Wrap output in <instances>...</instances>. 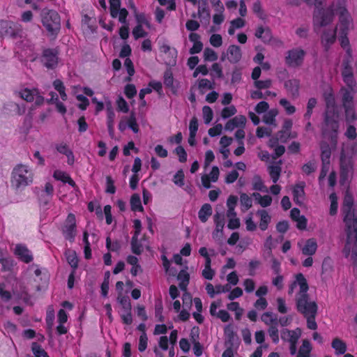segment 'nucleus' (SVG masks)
<instances>
[{
	"label": "nucleus",
	"mask_w": 357,
	"mask_h": 357,
	"mask_svg": "<svg viewBox=\"0 0 357 357\" xmlns=\"http://www.w3.org/2000/svg\"><path fill=\"white\" fill-rule=\"evenodd\" d=\"M334 11L338 15V23L336 30L338 31L339 40L343 49L349 53V40L347 35L349 31L354 27V20L347 8L346 0H337L333 2L326 10H318L313 17L314 29L325 26L333 20Z\"/></svg>",
	"instance_id": "nucleus-1"
},
{
	"label": "nucleus",
	"mask_w": 357,
	"mask_h": 357,
	"mask_svg": "<svg viewBox=\"0 0 357 357\" xmlns=\"http://www.w3.org/2000/svg\"><path fill=\"white\" fill-rule=\"evenodd\" d=\"M326 109L325 121L322 134L325 139L330 140V146L322 144L321 160L322 162H329L331 149H335L337 142L338 121L340 119V109L335 103V98L331 87H328L324 93Z\"/></svg>",
	"instance_id": "nucleus-2"
},
{
	"label": "nucleus",
	"mask_w": 357,
	"mask_h": 357,
	"mask_svg": "<svg viewBox=\"0 0 357 357\" xmlns=\"http://www.w3.org/2000/svg\"><path fill=\"white\" fill-rule=\"evenodd\" d=\"M342 210L346 233L349 234V238H357V215L354 212L353 197L348 192L344 195Z\"/></svg>",
	"instance_id": "nucleus-3"
},
{
	"label": "nucleus",
	"mask_w": 357,
	"mask_h": 357,
	"mask_svg": "<svg viewBox=\"0 0 357 357\" xmlns=\"http://www.w3.org/2000/svg\"><path fill=\"white\" fill-rule=\"evenodd\" d=\"M352 158H357V145L344 144L340 155V183L344 184L353 173Z\"/></svg>",
	"instance_id": "nucleus-4"
},
{
	"label": "nucleus",
	"mask_w": 357,
	"mask_h": 357,
	"mask_svg": "<svg viewBox=\"0 0 357 357\" xmlns=\"http://www.w3.org/2000/svg\"><path fill=\"white\" fill-rule=\"evenodd\" d=\"M33 172L30 167L19 164L13 169L11 185L16 190L24 189L33 183Z\"/></svg>",
	"instance_id": "nucleus-5"
},
{
	"label": "nucleus",
	"mask_w": 357,
	"mask_h": 357,
	"mask_svg": "<svg viewBox=\"0 0 357 357\" xmlns=\"http://www.w3.org/2000/svg\"><path fill=\"white\" fill-rule=\"evenodd\" d=\"M41 22L48 34L55 36L61 27V18L59 14L54 10L43 8L40 13Z\"/></svg>",
	"instance_id": "nucleus-6"
},
{
	"label": "nucleus",
	"mask_w": 357,
	"mask_h": 357,
	"mask_svg": "<svg viewBox=\"0 0 357 357\" xmlns=\"http://www.w3.org/2000/svg\"><path fill=\"white\" fill-rule=\"evenodd\" d=\"M296 304L297 310L305 317L316 316L317 312V303L310 301L308 295L296 298Z\"/></svg>",
	"instance_id": "nucleus-7"
},
{
	"label": "nucleus",
	"mask_w": 357,
	"mask_h": 357,
	"mask_svg": "<svg viewBox=\"0 0 357 357\" xmlns=\"http://www.w3.org/2000/svg\"><path fill=\"white\" fill-rule=\"evenodd\" d=\"M22 28L20 24L9 20H0V36L13 38H21Z\"/></svg>",
	"instance_id": "nucleus-8"
},
{
	"label": "nucleus",
	"mask_w": 357,
	"mask_h": 357,
	"mask_svg": "<svg viewBox=\"0 0 357 357\" xmlns=\"http://www.w3.org/2000/svg\"><path fill=\"white\" fill-rule=\"evenodd\" d=\"M308 289L306 278L302 273H298L295 275L294 281L289 286V294H292L296 291V298L302 297L308 295Z\"/></svg>",
	"instance_id": "nucleus-9"
},
{
	"label": "nucleus",
	"mask_w": 357,
	"mask_h": 357,
	"mask_svg": "<svg viewBox=\"0 0 357 357\" xmlns=\"http://www.w3.org/2000/svg\"><path fill=\"white\" fill-rule=\"evenodd\" d=\"M347 56L342 63V77L347 86H356V80L354 77L353 69L351 67V50L349 49V53L347 52Z\"/></svg>",
	"instance_id": "nucleus-10"
},
{
	"label": "nucleus",
	"mask_w": 357,
	"mask_h": 357,
	"mask_svg": "<svg viewBox=\"0 0 357 357\" xmlns=\"http://www.w3.org/2000/svg\"><path fill=\"white\" fill-rule=\"evenodd\" d=\"M301 335V331L300 328H296L295 330L286 329L282 332V339L284 341L288 342L290 344L289 351L291 355H295L296 354V344Z\"/></svg>",
	"instance_id": "nucleus-11"
},
{
	"label": "nucleus",
	"mask_w": 357,
	"mask_h": 357,
	"mask_svg": "<svg viewBox=\"0 0 357 357\" xmlns=\"http://www.w3.org/2000/svg\"><path fill=\"white\" fill-rule=\"evenodd\" d=\"M64 238L70 242L74 241L77 234L76 218L73 213H69L62 227Z\"/></svg>",
	"instance_id": "nucleus-12"
},
{
	"label": "nucleus",
	"mask_w": 357,
	"mask_h": 357,
	"mask_svg": "<svg viewBox=\"0 0 357 357\" xmlns=\"http://www.w3.org/2000/svg\"><path fill=\"white\" fill-rule=\"evenodd\" d=\"M17 93L22 99L27 102H34L37 105L44 102V98L40 95L36 89L22 88L17 91Z\"/></svg>",
	"instance_id": "nucleus-13"
},
{
	"label": "nucleus",
	"mask_w": 357,
	"mask_h": 357,
	"mask_svg": "<svg viewBox=\"0 0 357 357\" xmlns=\"http://www.w3.org/2000/svg\"><path fill=\"white\" fill-rule=\"evenodd\" d=\"M305 52L300 48H295L288 52L285 58L286 63L289 66L296 67L303 63Z\"/></svg>",
	"instance_id": "nucleus-14"
},
{
	"label": "nucleus",
	"mask_w": 357,
	"mask_h": 357,
	"mask_svg": "<svg viewBox=\"0 0 357 357\" xmlns=\"http://www.w3.org/2000/svg\"><path fill=\"white\" fill-rule=\"evenodd\" d=\"M110 15L113 18H118L120 23L126 22L128 13L126 8H121V0H109Z\"/></svg>",
	"instance_id": "nucleus-15"
},
{
	"label": "nucleus",
	"mask_w": 357,
	"mask_h": 357,
	"mask_svg": "<svg viewBox=\"0 0 357 357\" xmlns=\"http://www.w3.org/2000/svg\"><path fill=\"white\" fill-rule=\"evenodd\" d=\"M347 241L343 250L344 255L350 261L357 263V238L355 237L349 238L347 233Z\"/></svg>",
	"instance_id": "nucleus-16"
},
{
	"label": "nucleus",
	"mask_w": 357,
	"mask_h": 357,
	"mask_svg": "<svg viewBox=\"0 0 357 357\" xmlns=\"http://www.w3.org/2000/svg\"><path fill=\"white\" fill-rule=\"evenodd\" d=\"M128 128L131 129L135 133H137L139 132V126L133 112L131 113L129 116L122 117L119 121V129L120 131L123 132Z\"/></svg>",
	"instance_id": "nucleus-17"
},
{
	"label": "nucleus",
	"mask_w": 357,
	"mask_h": 357,
	"mask_svg": "<svg viewBox=\"0 0 357 357\" xmlns=\"http://www.w3.org/2000/svg\"><path fill=\"white\" fill-rule=\"evenodd\" d=\"M356 92V86H342L340 90L343 107L354 105V96Z\"/></svg>",
	"instance_id": "nucleus-18"
},
{
	"label": "nucleus",
	"mask_w": 357,
	"mask_h": 357,
	"mask_svg": "<svg viewBox=\"0 0 357 357\" xmlns=\"http://www.w3.org/2000/svg\"><path fill=\"white\" fill-rule=\"evenodd\" d=\"M13 252L19 260L26 264L31 262L33 259L32 252L24 244H17Z\"/></svg>",
	"instance_id": "nucleus-19"
},
{
	"label": "nucleus",
	"mask_w": 357,
	"mask_h": 357,
	"mask_svg": "<svg viewBox=\"0 0 357 357\" xmlns=\"http://www.w3.org/2000/svg\"><path fill=\"white\" fill-rule=\"evenodd\" d=\"M41 61L47 68H54L58 63L57 52L52 49H46L43 51Z\"/></svg>",
	"instance_id": "nucleus-20"
},
{
	"label": "nucleus",
	"mask_w": 357,
	"mask_h": 357,
	"mask_svg": "<svg viewBox=\"0 0 357 357\" xmlns=\"http://www.w3.org/2000/svg\"><path fill=\"white\" fill-rule=\"evenodd\" d=\"M137 25L132 30V35L135 39L145 37L147 35V33L144 29V26L147 28L150 27L149 21L143 15H137Z\"/></svg>",
	"instance_id": "nucleus-21"
},
{
	"label": "nucleus",
	"mask_w": 357,
	"mask_h": 357,
	"mask_svg": "<svg viewBox=\"0 0 357 357\" xmlns=\"http://www.w3.org/2000/svg\"><path fill=\"white\" fill-rule=\"evenodd\" d=\"M298 247L301 250L303 255L312 256L315 254L317 250V243L314 238H309L305 241L299 242Z\"/></svg>",
	"instance_id": "nucleus-22"
},
{
	"label": "nucleus",
	"mask_w": 357,
	"mask_h": 357,
	"mask_svg": "<svg viewBox=\"0 0 357 357\" xmlns=\"http://www.w3.org/2000/svg\"><path fill=\"white\" fill-rule=\"evenodd\" d=\"M220 171L218 167L213 166L208 174H204L202 176V183L205 188H211V183H215L219 178Z\"/></svg>",
	"instance_id": "nucleus-23"
},
{
	"label": "nucleus",
	"mask_w": 357,
	"mask_h": 357,
	"mask_svg": "<svg viewBox=\"0 0 357 357\" xmlns=\"http://www.w3.org/2000/svg\"><path fill=\"white\" fill-rule=\"evenodd\" d=\"M54 147L58 153L65 155L67 157V162L68 165H73L75 162L74 154L66 143H56L55 144Z\"/></svg>",
	"instance_id": "nucleus-24"
},
{
	"label": "nucleus",
	"mask_w": 357,
	"mask_h": 357,
	"mask_svg": "<svg viewBox=\"0 0 357 357\" xmlns=\"http://www.w3.org/2000/svg\"><path fill=\"white\" fill-rule=\"evenodd\" d=\"M336 39V30L333 29H325L321 36L322 45L327 50Z\"/></svg>",
	"instance_id": "nucleus-25"
},
{
	"label": "nucleus",
	"mask_w": 357,
	"mask_h": 357,
	"mask_svg": "<svg viewBox=\"0 0 357 357\" xmlns=\"http://www.w3.org/2000/svg\"><path fill=\"white\" fill-rule=\"evenodd\" d=\"M246 118L243 115H238L230 119L225 124V128L227 130H233L235 128H243L245 126Z\"/></svg>",
	"instance_id": "nucleus-26"
},
{
	"label": "nucleus",
	"mask_w": 357,
	"mask_h": 357,
	"mask_svg": "<svg viewBox=\"0 0 357 357\" xmlns=\"http://www.w3.org/2000/svg\"><path fill=\"white\" fill-rule=\"evenodd\" d=\"M305 183L300 182L295 185L292 189L294 202L298 205H301L305 199Z\"/></svg>",
	"instance_id": "nucleus-27"
},
{
	"label": "nucleus",
	"mask_w": 357,
	"mask_h": 357,
	"mask_svg": "<svg viewBox=\"0 0 357 357\" xmlns=\"http://www.w3.org/2000/svg\"><path fill=\"white\" fill-rule=\"evenodd\" d=\"M227 59L233 63H238L242 56L241 48L235 45H229L227 51Z\"/></svg>",
	"instance_id": "nucleus-28"
},
{
	"label": "nucleus",
	"mask_w": 357,
	"mask_h": 357,
	"mask_svg": "<svg viewBox=\"0 0 357 357\" xmlns=\"http://www.w3.org/2000/svg\"><path fill=\"white\" fill-rule=\"evenodd\" d=\"M160 50L161 52L169 56V59L166 61V63L169 66H174L176 63V58L177 56V51L176 49L171 47L167 44H163L160 46Z\"/></svg>",
	"instance_id": "nucleus-29"
},
{
	"label": "nucleus",
	"mask_w": 357,
	"mask_h": 357,
	"mask_svg": "<svg viewBox=\"0 0 357 357\" xmlns=\"http://www.w3.org/2000/svg\"><path fill=\"white\" fill-rule=\"evenodd\" d=\"M293 123L290 119H286L284 121L282 130L278 134V139L282 142H286L287 140L290 138L291 136V129L292 127Z\"/></svg>",
	"instance_id": "nucleus-30"
},
{
	"label": "nucleus",
	"mask_w": 357,
	"mask_h": 357,
	"mask_svg": "<svg viewBox=\"0 0 357 357\" xmlns=\"http://www.w3.org/2000/svg\"><path fill=\"white\" fill-rule=\"evenodd\" d=\"M58 326L56 327L57 333L59 335L66 334L68 332L67 328L64 326V324L68 321V314L66 311L61 309L58 312Z\"/></svg>",
	"instance_id": "nucleus-31"
},
{
	"label": "nucleus",
	"mask_w": 357,
	"mask_h": 357,
	"mask_svg": "<svg viewBox=\"0 0 357 357\" xmlns=\"http://www.w3.org/2000/svg\"><path fill=\"white\" fill-rule=\"evenodd\" d=\"M214 222L215 224V229L213 232V237L216 238L222 236L225 226L224 216L219 213L215 214L214 216Z\"/></svg>",
	"instance_id": "nucleus-32"
},
{
	"label": "nucleus",
	"mask_w": 357,
	"mask_h": 357,
	"mask_svg": "<svg viewBox=\"0 0 357 357\" xmlns=\"http://www.w3.org/2000/svg\"><path fill=\"white\" fill-rule=\"evenodd\" d=\"M120 316L123 324L126 325H130L132 323L131 304L129 301L125 300L123 311L120 314Z\"/></svg>",
	"instance_id": "nucleus-33"
},
{
	"label": "nucleus",
	"mask_w": 357,
	"mask_h": 357,
	"mask_svg": "<svg viewBox=\"0 0 357 357\" xmlns=\"http://www.w3.org/2000/svg\"><path fill=\"white\" fill-rule=\"evenodd\" d=\"M331 347L337 356L343 355L346 353L347 347L345 342L338 337H335L331 342Z\"/></svg>",
	"instance_id": "nucleus-34"
},
{
	"label": "nucleus",
	"mask_w": 357,
	"mask_h": 357,
	"mask_svg": "<svg viewBox=\"0 0 357 357\" xmlns=\"http://www.w3.org/2000/svg\"><path fill=\"white\" fill-rule=\"evenodd\" d=\"M257 215L260 218L259 222V228L262 231H265L267 229L268 224L271 222V216L270 214L264 209L258 210L257 211Z\"/></svg>",
	"instance_id": "nucleus-35"
},
{
	"label": "nucleus",
	"mask_w": 357,
	"mask_h": 357,
	"mask_svg": "<svg viewBox=\"0 0 357 357\" xmlns=\"http://www.w3.org/2000/svg\"><path fill=\"white\" fill-rule=\"evenodd\" d=\"M312 347L310 342L308 340H303L298 349L296 357H312Z\"/></svg>",
	"instance_id": "nucleus-36"
},
{
	"label": "nucleus",
	"mask_w": 357,
	"mask_h": 357,
	"mask_svg": "<svg viewBox=\"0 0 357 357\" xmlns=\"http://www.w3.org/2000/svg\"><path fill=\"white\" fill-rule=\"evenodd\" d=\"M255 36L262 40L264 43L271 41L272 35L270 29L267 27L259 26L255 32Z\"/></svg>",
	"instance_id": "nucleus-37"
},
{
	"label": "nucleus",
	"mask_w": 357,
	"mask_h": 357,
	"mask_svg": "<svg viewBox=\"0 0 357 357\" xmlns=\"http://www.w3.org/2000/svg\"><path fill=\"white\" fill-rule=\"evenodd\" d=\"M53 176L56 180L61 181L65 183H67L73 187L75 185L74 181L70 178L69 174L65 172L56 170L54 172Z\"/></svg>",
	"instance_id": "nucleus-38"
},
{
	"label": "nucleus",
	"mask_w": 357,
	"mask_h": 357,
	"mask_svg": "<svg viewBox=\"0 0 357 357\" xmlns=\"http://www.w3.org/2000/svg\"><path fill=\"white\" fill-rule=\"evenodd\" d=\"M252 196L256 202L264 208L269 206L272 203V198L270 195H261L259 192H254Z\"/></svg>",
	"instance_id": "nucleus-39"
},
{
	"label": "nucleus",
	"mask_w": 357,
	"mask_h": 357,
	"mask_svg": "<svg viewBox=\"0 0 357 357\" xmlns=\"http://www.w3.org/2000/svg\"><path fill=\"white\" fill-rule=\"evenodd\" d=\"M245 25V21L241 17H237L230 22L228 33L232 36L236 29H241Z\"/></svg>",
	"instance_id": "nucleus-40"
},
{
	"label": "nucleus",
	"mask_w": 357,
	"mask_h": 357,
	"mask_svg": "<svg viewBox=\"0 0 357 357\" xmlns=\"http://www.w3.org/2000/svg\"><path fill=\"white\" fill-rule=\"evenodd\" d=\"M280 165L281 161H280V162L278 164L270 165L268 167V173L274 183H276L279 180L281 172Z\"/></svg>",
	"instance_id": "nucleus-41"
},
{
	"label": "nucleus",
	"mask_w": 357,
	"mask_h": 357,
	"mask_svg": "<svg viewBox=\"0 0 357 357\" xmlns=\"http://www.w3.org/2000/svg\"><path fill=\"white\" fill-rule=\"evenodd\" d=\"M212 214V207L209 204H204L198 213V217L202 222L207 221Z\"/></svg>",
	"instance_id": "nucleus-42"
},
{
	"label": "nucleus",
	"mask_w": 357,
	"mask_h": 357,
	"mask_svg": "<svg viewBox=\"0 0 357 357\" xmlns=\"http://www.w3.org/2000/svg\"><path fill=\"white\" fill-rule=\"evenodd\" d=\"M190 276L185 270H182L178 275V280H179V287L181 290L185 291L187 286L189 282Z\"/></svg>",
	"instance_id": "nucleus-43"
},
{
	"label": "nucleus",
	"mask_w": 357,
	"mask_h": 357,
	"mask_svg": "<svg viewBox=\"0 0 357 357\" xmlns=\"http://www.w3.org/2000/svg\"><path fill=\"white\" fill-rule=\"evenodd\" d=\"M252 187L255 190L267 192L268 189L264 184L261 178L259 175H255L252 178Z\"/></svg>",
	"instance_id": "nucleus-44"
},
{
	"label": "nucleus",
	"mask_w": 357,
	"mask_h": 357,
	"mask_svg": "<svg viewBox=\"0 0 357 357\" xmlns=\"http://www.w3.org/2000/svg\"><path fill=\"white\" fill-rule=\"evenodd\" d=\"M278 114V110L275 109L268 111L264 116V122L268 125L275 126V117Z\"/></svg>",
	"instance_id": "nucleus-45"
},
{
	"label": "nucleus",
	"mask_w": 357,
	"mask_h": 357,
	"mask_svg": "<svg viewBox=\"0 0 357 357\" xmlns=\"http://www.w3.org/2000/svg\"><path fill=\"white\" fill-rule=\"evenodd\" d=\"M299 81L297 79H289L284 83V86L293 95H296L299 89Z\"/></svg>",
	"instance_id": "nucleus-46"
},
{
	"label": "nucleus",
	"mask_w": 357,
	"mask_h": 357,
	"mask_svg": "<svg viewBox=\"0 0 357 357\" xmlns=\"http://www.w3.org/2000/svg\"><path fill=\"white\" fill-rule=\"evenodd\" d=\"M131 209L134 211H142L143 206L141 203V198L138 194H134L130 199Z\"/></svg>",
	"instance_id": "nucleus-47"
},
{
	"label": "nucleus",
	"mask_w": 357,
	"mask_h": 357,
	"mask_svg": "<svg viewBox=\"0 0 357 357\" xmlns=\"http://www.w3.org/2000/svg\"><path fill=\"white\" fill-rule=\"evenodd\" d=\"M240 203L241 206V210L245 211L250 208L252 205V200L250 196L245 193H242L240 196Z\"/></svg>",
	"instance_id": "nucleus-48"
},
{
	"label": "nucleus",
	"mask_w": 357,
	"mask_h": 357,
	"mask_svg": "<svg viewBox=\"0 0 357 357\" xmlns=\"http://www.w3.org/2000/svg\"><path fill=\"white\" fill-rule=\"evenodd\" d=\"M345 112V118L347 123H352L357 119L354 105L343 107Z\"/></svg>",
	"instance_id": "nucleus-49"
},
{
	"label": "nucleus",
	"mask_w": 357,
	"mask_h": 357,
	"mask_svg": "<svg viewBox=\"0 0 357 357\" xmlns=\"http://www.w3.org/2000/svg\"><path fill=\"white\" fill-rule=\"evenodd\" d=\"M53 86L55 90L59 92L62 100H66L67 94L66 93V88L63 83L60 79H56L53 82Z\"/></svg>",
	"instance_id": "nucleus-50"
},
{
	"label": "nucleus",
	"mask_w": 357,
	"mask_h": 357,
	"mask_svg": "<svg viewBox=\"0 0 357 357\" xmlns=\"http://www.w3.org/2000/svg\"><path fill=\"white\" fill-rule=\"evenodd\" d=\"M66 257L70 266L73 269H75L78 265V259L76 252L73 250H68L66 252Z\"/></svg>",
	"instance_id": "nucleus-51"
},
{
	"label": "nucleus",
	"mask_w": 357,
	"mask_h": 357,
	"mask_svg": "<svg viewBox=\"0 0 357 357\" xmlns=\"http://www.w3.org/2000/svg\"><path fill=\"white\" fill-rule=\"evenodd\" d=\"M329 199L331 201L329 213L331 215H335L337 212V197L335 193L333 192L330 195Z\"/></svg>",
	"instance_id": "nucleus-52"
},
{
	"label": "nucleus",
	"mask_w": 357,
	"mask_h": 357,
	"mask_svg": "<svg viewBox=\"0 0 357 357\" xmlns=\"http://www.w3.org/2000/svg\"><path fill=\"white\" fill-rule=\"evenodd\" d=\"M261 320L266 325L277 324L278 319L276 316L272 312H265L261 316Z\"/></svg>",
	"instance_id": "nucleus-53"
},
{
	"label": "nucleus",
	"mask_w": 357,
	"mask_h": 357,
	"mask_svg": "<svg viewBox=\"0 0 357 357\" xmlns=\"http://www.w3.org/2000/svg\"><path fill=\"white\" fill-rule=\"evenodd\" d=\"M214 84L207 79H202L199 81V89L204 93L206 90L213 89Z\"/></svg>",
	"instance_id": "nucleus-54"
},
{
	"label": "nucleus",
	"mask_w": 357,
	"mask_h": 357,
	"mask_svg": "<svg viewBox=\"0 0 357 357\" xmlns=\"http://www.w3.org/2000/svg\"><path fill=\"white\" fill-rule=\"evenodd\" d=\"M31 349L35 357H48L47 354L38 343H33Z\"/></svg>",
	"instance_id": "nucleus-55"
},
{
	"label": "nucleus",
	"mask_w": 357,
	"mask_h": 357,
	"mask_svg": "<svg viewBox=\"0 0 357 357\" xmlns=\"http://www.w3.org/2000/svg\"><path fill=\"white\" fill-rule=\"evenodd\" d=\"M184 178L183 171L180 169L174 174L172 181L177 186L183 187L184 185Z\"/></svg>",
	"instance_id": "nucleus-56"
},
{
	"label": "nucleus",
	"mask_w": 357,
	"mask_h": 357,
	"mask_svg": "<svg viewBox=\"0 0 357 357\" xmlns=\"http://www.w3.org/2000/svg\"><path fill=\"white\" fill-rule=\"evenodd\" d=\"M203 119L206 124H208L213 119V113L208 106H204L202 108Z\"/></svg>",
	"instance_id": "nucleus-57"
},
{
	"label": "nucleus",
	"mask_w": 357,
	"mask_h": 357,
	"mask_svg": "<svg viewBox=\"0 0 357 357\" xmlns=\"http://www.w3.org/2000/svg\"><path fill=\"white\" fill-rule=\"evenodd\" d=\"M51 101H54L56 105V108L59 113L64 114L66 112L65 105L59 100L58 96L56 93H52Z\"/></svg>",
	"instance_id": "nucleus-58"
},
{
	"label": "nucleus",
	"mask_w": 357,
	"mask_h": 357,
	"mask_svg": "<svg viewBox=\"0 0 357 357\" xmlns=\"http://www.w3.org/2000/svg\"><path fill=\"white\" fill-rule=\"evenodd\" d=\"M204 58L205 61H215L218 59V55L213 50L206 48L204 51Z\"/></svg>",
	"instance_id": "nucleus-59"
},
{
	"label": "nucleus",
	"mask_w": 357,
	"mask_h": 357,
	"mask_svg": "<svg viewBox=\"0 0 357 357\" xmlns=\"http://www.w3.org/2000/svg\"><path fill=\"white\" fill-rule=\"evenodd\" d=\"M54 310L52 306H50L47 310L46 324L49 328H52L54 324Z\"/></svg>",
	"instance_id": "nucleus-60"
},
{
	"label": "nucleus",
	"mask_w": 357,
	"mask_h": 357,
	"mask_svg": "<svg viewBox=\"0 0 357 357\" xmlns=\"http://www.w3.org/2000/svg\"><path fill=\"white\" fill-rule=\"evenodd\" d=\"M280 104L284 107L287 114H292L296 112L295 107L291 105L290 102L285 98L281 99L280 100Z\"/></svg>",
	"instance_id": "nucleus-61"
},
{
	"label": "nucleus",
	"mask_w": 357,
	"mask_h": 357,
	"mask_svg": "<svg viewBox=\"0 0 357 357\" xmlns=\"http://www.w3.org/2000/svg\"><path fill=\"white\" fill-rule=\"evenodd\" d=\"M148 345V337L146 333H142L139 338L138 349L140 352L144 351Z\"/></svg>",
	"instance_id": "nucleus-62"
},
{
	"label": "nucleus",
	"mask_w": 357,
	"mask_h": 357,
	"mask_svg": "<svg viewBox=\"0 0 357 357\" xmlns=\"http://www.w3.org/2000/svg\"><path fill=\"white\" fill-rule=\"evenodd\" d=\"M132 251L136 254L139 255L142 252V247L138 241V236H132L131 241Z\"/></svg>",
	"instance_id": "nucleus-63"
},
{
	"label": "nucleus",
	"mask_w": 357,
	"mask_h": 357,
	"mask_svg": "<svg viewBox=\"0 0 357 357\" xmlns=\"http://www.w3.org/2000/svg\"><path fill=\"white\" fill-rule=\"evenodd\" d=\"M210 43L214 47H219L222 45V38L220 34L214 33L210 37Z\"/></svg>",
	"instance_id": "nucleus-64"
}]
</instances>
